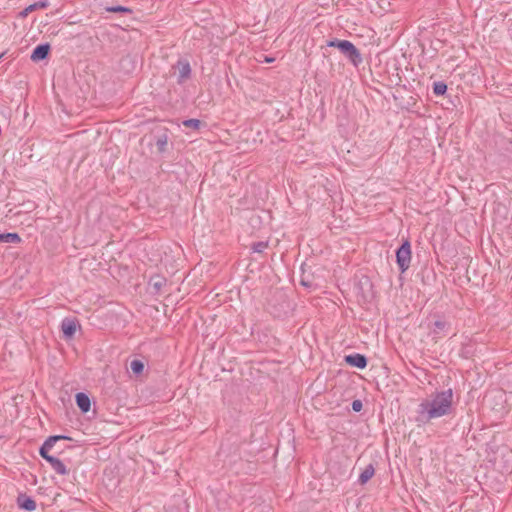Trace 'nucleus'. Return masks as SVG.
Listing matches in <instances>:
<instances>
[{
  "label": "nucleus",
  "instance_id": "obj_1",
  "mask_svg": "<svg viewBox=\"0 0 512 512\" xmlns=\"http://www.w3.org/2000/svg\"><path fill=\"white\" fill-rule=\"evenodd\" d=\"M453 408V391L447 389L432 393L423 399L416 410L418 423H429L433 419L451 414Z\"/></svg>",
  "mask_w": 512,
  "mask_h": 512
},
{
  "label": "nucleus",
  "instance_id": "obj_2",
  "mask_svg": "<svg viewBox=\"0 0 512 512\" xmlns=\"http://www.w3.org/2000/svg\"><path fill=\"white\" fill-rule=\"evenodd\" d=\"M411 257V244L408 239H405L401 246L396 250V263L401 273H404L409 269Z\"/></svg>",
  "mask_w": 512,
  "mask_h": 512
},
{
  "label": "nucleus",
  "instance_id": "obj_3",
  "mask_svg": "<svg viewBox=\"0 0 512 512\" xmlns=\"http://www.w3.org/2000/svg\"><path fill=\"white\" fill-rule=\"evenodd\" d=\"M337 48L355 66H358L362 62L361 54L352 42L348 40H342L341 42L337 43Z\"/></svg>",
  "mask_w": 512,
  "mask_h": 512
},
{
  "label": "nucleus",
  "instance_id": "obj_4",
  "mask_svg": "<svg viewBox=\"0 0 512 512\" xmlns=\"http://www.w3.org/2000/svg\"><path fill=\"white\" fill-rule=\"evenodd\" d=\"M70 438L67 437V436H62V435H53V436H49L45 441L44 443L42 444V446L40 447L39 449V454L41 455V457L43 459H45L47 462H49V459H52L54 456L50 455L49 454V451L55 446V444L59 441V440H69Z\"/></svg>",
  "mask_w": 512,
  "mask_h": 512
},
{
  "label": "nucleus",
  "instance_id": "obj_5",
  "mask_svg": "<svg viewBox=\"0 0 512 512\" xmlns=\"http://www.w3.org/2000/svg\"><path fill=\"white\" fill-rule=\"evenodd\" d=\"M70 438L67 437V436H62V435H53V436H49L45 441L44 443L42 444V446L40 447L39 449V454L41 455V457L43 459H45L47 462H49V459H52L54 456L50 455L49 454V451L55 446V444L59 441V440H69Z\"/></svg>",
  "mask_w": 512,
  "mask_h": 512
},
{
  "label": "nucleus",
  "instance_id": "obj_6",
  "mask_svg": "<svg viewBox=\"0 0 512 512\" xmlns=\"http://www.w3.org/2000/svg\"><path fill=\"white\" fill-rule=\"evenodd\" d=\"M79 323L75 318L66 317L61 322V331L65 339H72L76 333Z\"/></svg>",
  "mask_w": 512,
  "mask_h": 512
},
{
  "label": "nucleus",
  "instance_id": "obj_7",
  "mask_svg": "<svg viewBox=\"0 0 512 512\" xmlns=\"http://www.w3.org/2000/svg\"><path fill=\"white\" fill-rule=\"evenodd\" d=\"M50 49L51 47L48 43L37 45L31 54V60L34 62H39L46 59L49 55Z\"/></svg>",
  "mask_w": 512,
  "mask_h": 512
},
{
  "label": "nucleus",
  "instance_id": "obj_8",
  "mask_svg": "<svg viewBox=\"0 0 512 512\" xmlns=\"http://www.w3.org/2000/svg\"><path fill=\"white\" fill-rule=\"evenodd\" d=\"M345 362L352 367L364 369L367 366V358L359 353H354L345 356Z\"/></svg>",
  "mask_w": 512,
  "mask_h": 512
},
{
  "label": "nucleus",
  "instance_id": "obj_9",
  "mask_svg": "<svg viewBox=\"0 0 512 512\" xmlns=\"http://www.w3.org/2000/svg\"><path fill=\"white\" fill-rule=\"evenodd\" d=\"M178 83H184L191 75V67L188 61H178Z\"/></svg>",
  "mask_w": 512,
  "mask_h": 512
},
{
  "label": "nucleus",
  "instance_id": "obj_10",
  "mask_svg": "<svg viewBox=\"0 0 512 512\" xmlns=\"http://www.w3.org/2000/svg\"><path fill=\"white\" fill-rule=\"evenodd\" d=\"M449 328V322L442 319H438L433 323V326L430 329V331L434 335V337H441L449 330Z\"/></svg>",
  "mask_w": 512,
  "mask_h": 512
},
{
  "label": "nucleus",
  "instance_id": "obj_11",
  "mask_svg": "<svg viewBox=\"0 0 512 512\" xmlns=\"http://www.w3.org/2000/svg\"><path fill=\"white\" fill-rule=\"evenodd\" d=\"M17 504L20 508L26 511H33L36 509V502L29 496L21 494L17 498Z\"/></svg>",
  "mask_w": 512,
  "mask_h": 512
},
{
  "label": "nucleus",
  "instance_id": "obj_12",
  "mask_svg": "<svg viewBox=\"0 0 512 512\" xmlns=\"http://www.w3.org/2000/svg\"><path fill=\"white\" fill-rule=\"evenodd\" d=\"M75 398H76L77 406L83 413H86L90 410L91 402H90V398L88 397V395H86L83 392H79L76 394Z\"/></svg>",
  "mask_w": 512,
  "mask_h": 512
},
{
  "label": "nucleus",
  "instance_id": "obj_13",
  "mask_svg": "<svg viewBox=\"0 0 512 512\" xmlns=\"http://www.w3.org/2000/svg\"><path fill=\"white\" fill-rule=\"evenodd\" d=\"M52 469L59 475H67L68 469L66 468L65 464L58 458L53 457L52 459H49L48 462Z\"/></svg>",
  "mask_w": 512,
  "mask_h": 512
},
{
  "label": "nucleus",
  "instance_id": "obj_14",
  "mask_svg": "<svg viewBox=\"0 0 512 512\" xmlns=\"http://www.w3.org/2000/svg\"><path fill=\"white\" fill-rule=\"evenodd\" d=\"M375 473V469H374V466L372 464H369L367 465L364 470L361 472V474L359 475V483L360 484H365L367 483L374 475Z\"/></svg>",
  "mask_w": 512,
  "mask_h": 512
},
{
  "label": "nucleus",
  "instance_id": "obj_15",
  "mask_svg": "<svg viewBox=\"0 0 512 512\" xmlns=\"http://www.w3.org/2000/svg\"><path fill=\"white\" fill-rule=\"evenodd\" d=\"M48 6V2L47 1H38V2H35L31 5H29L28 7H26L25 9H23L21 12H20V16L21 17H26L28 16V14L36 9H42V8H46Z\"/></svg>",
  "mask_w": 512,
  "mask_h": 512
},
{
  "label": "nucleus",
  "instance_id": "obj_16",
  "mask_svg": "<svg viewBox=\"0 0 512 512\" xmlns=\"http://www.w3.org/2000/svg\"><path fill=\"white\" fill-rule=\"evenodd\" d=\"M21 237L17 233H3L0 234V243H20Z\"/></svg>",
  "mask_w": 512,
  "mask_h": 512
},
{
  "label": "nucleus",
  "instance_id": "obj_17",
  "mask_svg": "<svg viewBox=\"0 0 512 512\" xmlns=\"http://www.w3.org/2000/svg\"><path fill=\"white\" fill-rule=\"evenodd\" d=\"M168 144V136L166 133L159 135L156 139V147L158 152L163 153L166 151Z\"/></svg>",
  "mask_w": 512,
  "mask_h": 512
},
{
  "label": "nucleus",
  "instance_id": "obj_18",
  "mask_svg": "<svg viewBox=\"0 0 512 512\" xmlns=\"http://www.w3.org/2000/svg\"><path fill=\"white\" fill-rule=\"evenodd\" d=\"M130 369L135 375L138 376V375L142 374V372L144 370V362L139 359H133L130 362Z\"/></svg>",
  "mask_w": 512,
  "mask_h": 512
},
{
  "label": "nucleus",
  "instance_id": "obj_19",
  "mask_svg": "<svg viewBox=\"0 0 512 512\" xmlns=\"http://www.w3.org/2000/svg\"><path fill=\"white\" fill-rule=\"evenodd\" d=\"M300 284L306 288H316L317 284L314 282V279L305 273V271L302 272Z\"/></svg>",
  "mask_w": 512,
  "mask_h": 512
},
{
  "label": "nucleus",
  "instance_id": "obj_20",
  "mask_svg": "<svg viewBox=\"0 0 512 512\" xmlns=\"http://www.w3.org/2000/svg\"><path fill=\"white\" fill-rule=\"evenodd\" d=\"M150 284L155 290V292L158 293L161 290V288L166 284V279L159 276L153 277L150 280Z\"/></svg>",
  "mask_w": 512,
  "mask_h": 512
},
{
  "label": "nucleus",
  "instance_id": "obj_21",
  "mask_svg": "<svg viewBox=\"0 0 512 512\" xmlns=\"http://www.w3.org/2000/svg\"><path fill=\"white\" fill-rule=\"evenodd\" d=\"M447 91V85L443 81L434 82L433 92L437 96H442Z\"/></svg>",
  "mask_w": 512,
  "mask_h": 512
},
{
  "label": "nucleus",
  "instance_id": "obj_22",
  "mask_svg": "<svg viewBox=\"0 0 512 512\" xmlns=\"http://www.w3.org/2000/svg\"><path fill=\"white\" fill-rule=\"evenodd\" d=\"M182 124L186 128H189L192 130H198L201 127L202 122L198 119H187V120H184Z\"/></svg>",
  "mask_w": 512,
  "mask_h": 512
},
{
  "label": "nucleus",
  "instance_id": "obj_23",
  "mask_svg": "<svg viewBox=\"0 0 512 512\" xmlns=\"http://www.w3.org/2000/svg\"><path fill=\"white\" fill-rule=\"evenodd\" d=\"M268 247V243L265 241H259L252 244V250L256 253H262Z\"/></svg>",
  "mask_w": 512,
  "mask_h": 512
},
{
  "label": "nucleus",
  "instance_id": "obj_24",
  "mask_svg": "<svg viewBox=\"0 0 512 512\" xmlns=\"http://www.w3.org/2000/svg\"><path fill=\"white\" fill-rule=\"evenodd\" d=\"M109 12H130L131 10L129 8H126V7H123V6H113V7H109L107 9Z\"/></svg>",
  "mask_w": 512,
  "mask_h": 512
},
{
  "label": "nucleus",
  "instance_id": "obj_25",
  "mask_svg": "<svg viewBox=\"0 0 512 512\" xmlns=\"http://www.w3.org/2000/svg\"><path fill=\"white\" fill-rule=\"evenodd\" d=\"M353 411L360 412L362 410L363 404L360 400H354L351 404Z\"/></svg>",
  "mask_w": 512,
  "mask_h": 512
},
{
  "label": "nucleus",
  "instance_id": "obj_26",
  "mask_svg": "<svg viewBox=\"0 0 512 512\" xmlns=\"http://www.w3.org/2000/svg\"><path fill=\"white\" fill-rule=\"evenodd\" d=\"M342 40H338V39H334V40H331L328 42V46L329 47H336L337 48V43L341 42Z\"/></svg>",
  "mask_w": 512,
  "mask_h": 512
},
{
  "label": "nucleus",
  "instance_id": "obj_27",
  "mask_svg": "<svg viewBox=\"0 0 512 512\" xmlns=\"http://www.w3.org/2000/svg\"><path fill=\"white\" fill-rule=\"evenodd\" d=\"M272 61H273V58H268V57H266V58H265V62L270 63V62H272Z\"/></svg>",
  "mask_w": 512,
  "mask_h": 512
}]
</instances>
